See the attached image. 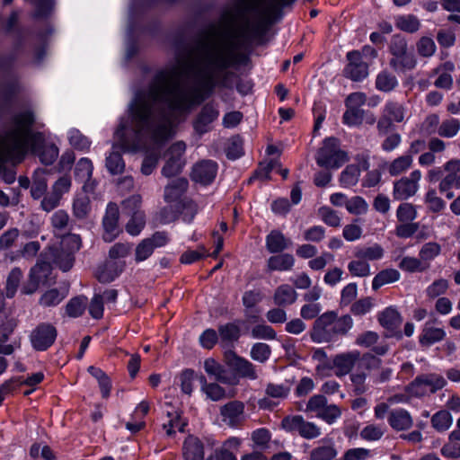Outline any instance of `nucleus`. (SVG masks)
Returning <instances> with one entry per match:
<instances>
[{"instance_id": "1", "label": "nucleus", "mask_w": 460, "mask_h": 460, "mask_svg": "<svg viewBox=\"0 0 460 460\" xmlns=\"http://www.w3.org/2000/svg\"><path fill=\"white\" fill-rule=\"evenodd\" d=\"M290 0H240L234 9L213 28L199 47L192 66V84H182L184 65L160 71L146 91L137 92L127 117L114 132L113 148L144 152L141 172L155 169L161 146L175 133L180 117L210 96L216 87L229 88L240 61L239 48L263 27L270 11Z\"/></svg>"}, {"instance_id": "2", "label": "nucleus", "mask_w": 460, "mask_h": 460, "mask_svg": "<svg viewBox=\"0 0 460 460\" xmlns=\"http://www.w3.org/2000/svg\"><path fill=\"white\" fill-rule=\"evenodd\" d=\"M352 326L353 320L348 314L339 317L334 312L324 313L314 322L312 339L318 343L329 341L346 334Z\"/></svg>"}, {"instance_id": "3", "label": "nucleus", "mask_w": 460, "mask_h": 460, "mask_svg": "<svg viewBox=\"0 0 460 460\" xmlns=\"http://www.w3.org/2000/svg\"><path fill=\"white\" fill-rule=\"evenodd\" d=\"M319 166L326 169H338L348 160L347 154L340 148V142L335 137L324 139L322 147L315 155Z\"/></svg>"}, {"instance_id": "4", "label": "nucleus", "mask_w": 460, "mask_h": 460, "mask_svg": "<svg viewBox=\"0 0 460 460\" xmlns=\"http://www.w3.org/2000/svg\"><path fill=\"white\" fill-rule=\"evenodd\" d=\"M60 246L62 252L54 255V263L63 271H67L74 262L73 254L81 247V238L75 234H69L61 239Z\"/></svg>"}, {"instance_id": "5", "label": "nucleus", "mask_w": 460, "mask_h": 460, "mask_svg": "<svg viewBox=\"0 0 460 460\" xmlns=\"http://www.w3.org/2000/svg\"><path fill=\"white\" fill-rule=\"evenodd\" d=\"M406 117L405 108L398 102H388L385 103L382 117L377 122V129L380 134L387 133L394 122L401 123Z\"/></svg>"}, {"instance_id": "6", "label": "nucleus", "mask_w": 460, "mask_h": 460, "mask_svg": "<svg viewBox=\"0 0 460 460\" xmlns=\"http://www.w3.org/2000/svg\"><path fill=\"white\" fill-rule=\"evenodd\" d=\"M420 170L412 171L409 177H402L394 184V197L398 200H404L414 196L419 188V182L421 179Z\"/></svg>"}, {"instance_id": "7", "label": "nucleus", "mask_w": 460, "mask_h": 460, "mask_svg": "<svg viewBox=\"0 0 460 460\" xmlns=\"http://www.w3.org/2000/svg\"><path fill=\"white\" fill-rule=\"evenodd\" d=\"M222 421L230 428L240 427L246 419L244 404L240 401H232L220 408Z\"/></svg>"}, {"instance_id": "8", "label": "nucleus", "mask_w": 460, "mask_h": 460, "mask_svg": "<svg viewBox=\"0 0 460 460\" xmlns=\"http://www.w3.org/2000/svg\"><path fill=\"white\" fill-rule=\"evenodd\" d=\"M226 364L234 370L240 377L255 380L258 378L257 371L254 366L247 359L238 357L233 351H228L225 355Z\"/></svg>"}, {"instance_id": "9", "label": "nucleus", "mask_w": 460, "mask_h": 460, "mask_svg": "<svg viewBox=\"0 0 460 460\" xmlns=\"http://www.w3.org/2000/svg\"><path fill=\"white\" fill-rule=\"evenodd\" d=\"M348 65L344 69L346 77L352 81H361L368 75V67L367 63L362 61L359 51H349L347 54Z\"/></svg>"}, {"instance_id": "10", "label": "nucleus", "mask_w": 460, "mask_h": 460, "mask_svg": "<svg viewBox=\"0 0 460 460\" xmlns=\"http://www.w3.org/2000/svg\"><path fill=\"white\" fill-rule=\"evenodd\" d=\"M57 336L56 329L47 323L39 325L31 334V342L37 350H45L52 345Z\"/></svg>"}, {"instance_id": "11", "label": "nucleus", "mask_w": 460, "mask_h": 460, "mask_svg": "<svg viewBox=\"0 0 460 460\" xmlns=\"http://www.w3.org/2000/svg\"><path fill=\"white\" fill-rule=\"evenodd\" d=\"M217 173V164L211 160H202L197 163L191 172V179L199 184H210Z\"/></svg>"}, {"instance_id": "12", "label": "nucleus", "mask_w": 460, "mask_h": 460, "mask_svg": "<svg viewBox=\"0 0 460 460\" xmlns=\"http://www.w3.org/2000/svg\"><path fill=\"white\" fill-rule=\"evenodd\" d=\"M445 177L439 183V190L446 192L451 188H460V160L452 159L444 165Z\"/></svg>"}, {"instance_id": "13", "label": "nucleus", "mask_w": 460, "mask_h": 460, "mask_svg": "<svg viewBox=\"0 0 460 460\" xmlns=\"http://www.w3.org/2000/svg\"><path fill=\"white\" fill-rule=\"evenodd\" d=\"M49 267L46 263H37L31 268L28 280L22 287V293L25 295L33 294L43 283L49 273Z\"/></svg>"}, {"instance_id": "14", "label": "nucleus", "mask_w": 460, "mask_h": 460, "mask_svg": "<svg viewBox=\"0 0 460 460\" xmlns=\"http://www.w3.org/2000/svg\"><path fill=\"white\" fill-rule=\"evenodd\" d=\"M93 165L92 161L87 157L81 158L75 165V179L84 182L83 191L92 192L94 189V181H92Z\"/></svg>"}, {"instance_id": "15", "label": "nucleus", "mask_w": 460, "mask_h": 460, "mask_svg": "<svg viewBox=\"0 0 460 460\" xmlns=\"http://www.w3.org/2000/svg\"><path fill=\"white\" fill-rule=\"evenodd\" d=\"M219 116L217 107L212 103L206 104L194 121V128L199 134H204L211 129L213 123Z\"/></svg>"}, {"instance_id": "16", "label": "nucleus", "mask_w": 460, "mask_h": 460, "mask_svg": "<svg viewBox=\"0 0 460 460\" xmlns=\"http://www.w3.org/2000/svg\"><path fill=\"white\" fill-rule=\"evenodd\" d=\"M119 209L116 204L110 203L107 206L106 214L103 218L104 234L103 239L106 242H112L119 234L118 228Z\"/></svg>"}, {"instance_id": "17", "label": "nucleus", "mask_w": 460, "mask_h": 460, "mask_svg": "<svg viewBox=\"0 0 460 460\" xmlns=\"http://www.w3.org/2000/svg\"><path fill=\"white\" fill-rule=\"evenodd\" d=\"M205 371L218 382L227 385H235L238 379L235 376L230 375L226 369L214 358H207L204 362Z\"/></svg>"}, {"instance_id": "18", "label": "nucleus", "mask_w": 460, "mask_h": 460, "mask_svg": "<svg viewBox=\"0 0 460 460\" xmlns=\"http://www.w3.org/2000/svg\"><path fill=\"white\" fill-rule=\"evenodd\" d=\"M358 351H350L337 355L333 358V367L338 376H343L350 372L356 362L359 359Z\"/></svg>"}, {"instance_id": "19", "label": "nucleus", "mask_w": 460, "mask_h": 460, "mask_svg": "<svg viewBox=\"0 0 460 460\" xmlns=\"http://www.w3.org/2000/svg\"><path fill=\"white\" fill-rule=\"evenodd\" d=\"M125 268V263L117 261H109L99 267L96 276L101 282L108 283L118 278Z\"/></svg>"}, {"instance_id": "20", "label": "nucleus", "mask_w": 460, "mask_h": 460, "mask_svg": "<svg viewBox=\"0 0 460 460\" xmlns=\"http://www.w3.org/2000/svg\"><path fill=\"white\" fill-rule=\"evenodd\" d=\"M188 189V181L185 178L172 180L164 189V199L168 203L180 201Z\"/></svg>"}, {"instance_id": "21", "label": "nucleus", "mask_w": 460, "mask_h": 460, "mask_svg": "<svg viewBox=\"0 0 460 460\" xmlns=\"http://www.w3.org/2000/svg\"><path fill=\"white\" fill-rule=\"evenodd\" d=\"M182 454L185 460H203V444L198 438L189 436L183 443Z\"/></svg>"}, {"instance_id": "22", "label": "nucleus", "mask_w": 460, "mask_h": 460, "mask_svg": "<svg viewBox=\"0 0 460 460\" xmlns=\"http://www.w3.org/2000/svg\"><path fill=\"white\" fill-rule=\"evenodd\" d=\"M388 422L394 429L399 431L409 429L413 424V420L408 411L395 409L390 412Z\"/></svg>"}, {"instance_id": "23", "label": "nucleus", "mask_w": 460, "mask_h": 460, "mask_svg": "<svg viewBox=\"0 0 460 460\" xmlns=\"http://www.w3.org/2000/svg\"><path fill=\"white\" fill-rule=\"evenodd\" d=\"M297 299L296 291L288 284L279 286L273 296L274 303L279 306L290 305Z\"/></svg>"}, {"instance_id": "24", "label": "nucleus", "mask_w": 460, "mask_h": 460, "mask_svg": "<svg viewBox=\"0 0 460 460\" xmlns=\"http://www.w3.org/2000/svg\"><path fill=\"white\" fill-rule=\"evenodd\" d=\"M290 244L284 234L278 231H271L266 237V246L270 252L275 253L285 250Z\"/></svg>"}, {"instance_id": "25", "label": "nucleus", "mask_w": 460, "mask_h": 460, "mask_svg": "<svg viewBox=\"0 0 460 460\" xmlns=\"http://www.w3.org/2000/svg\"><path fill=\"white\" fill-rule=\"evenodd\" d=\"M241 445V440L238 438L232 437L228 438L223 446L216 451V460H237L234 455Z\"/></svg>"}, {"instance_id": "26", "label": "nucleus", "mask_w": 460, "mask_h": 460, "mask_svg": "<svg viewBox=\"0 0 460 460\" xmlns=\"http://www.w3.org/2000/svg\"><path fill=\"white\" fill-rule=\"evenodd\" d=\"M295 264V259L291 254L283 253L271 256L268 260V268L270 270L288 271Z\"/></svg>"}, {"instance_id": "27", "label": "nucleus", "mask_w": 460, "mask_h": 460, "mask_svg": "<svg viewBox=\"0 0 460 460\" xmlns=\"http://www.w3.org/2000/svg\"><path fill=\"white\" fill-rule=\"evenodd\" d=\"M446 332L442 328H435L426 323L420 336V343L423 346H430L442 341Z\"/></svg>"}, {"instance_id": "28", "label": "nucleus", "mask_w": 460, "mask_h": 460, "mask_svg": "<svg viewBox=\"0 0 460 460\" xmlns=\"http://www.w3.org/2000/svg\"><path fill=\"white\" fill-rule=\"evenodd\" d=\"M380 324L387 330H394L400 325L402 318L394 307H387L378 314Z\"/></svg>"}, {"instance_id": "29", "label": "nucleus", "mask_w": 460, "mask_h": 460, "mask_svg": "<svg viewBox=\"0 0 460 460\" xmlns=\"http://www.w3.org/2000/svg\"><path fill=\"white\" fill-rule=\"evenodd\" d=\"M400 272L395 269H385L377 273L372 281V288L377 290L381 287L400 279Z\"/></svg>"}, {"instance_id": "30", "label": "nucleus", "mask_w": 460, "mask_h": 460, "mask_svg": "<svg viewBox=\"0 0 460 460\" xmlns=\"http://www.w3.org/2000/svg\"><path fill=\"white\" fill-rule=\"evenodd\" d=\"M86 193H78L74 199L73 214L78 219L85 218L91 210L90 199Z\"/></svg>"}, {"instance_id": "31", "label": "nucleus", "mask_w": 460, "mask_h": 460, "mask_svg": "<svg viewBox=\"0 0 460 460\" xmlns=\"http://www.w3.org/2000/svg\"><path fill=\"white\" fill-rule=\"evenodd\" d=\"M199 381L201 385V391L212 401H219L226 397V391L218 384H208L204 376H199Z\"/></svg>"}, {"instance_id": "32", "label": "nucleus", "mask_w": 460, "mask_h": 460, "mask_svg": "<svg viewBox=\"0 0 460 460\" xmlns=\"http://www.w3.org/2000/svg\"><path fill=\"white\" fill-rule=\"evenodd\" d=\"M66 135L67 140L73 148L82 152L89 150L92 144L91 140L77 128H70Z\"/></svg>"}, {"instance_id": "33", "label": "nucleus", "mask_w": 460, "mask_h": 460, "mask_svg": "<svg viewBox=\"0 0 460 460\" xmlns=\"http://www.w3.org/2000/svg\"><path fill=\"white\" fill-rule=\"evenodd\" d=\"M460 131V120L456 118H447L439 123L438 135L445 138H453Z\"/></svg>"}, {"instance_id": "34", "label": "nucleus", "mask_w": 460, "mask_h": 460, "mask_svg": "<svg viewBox=\"0 0 460 460\" xmlns=\"http://www.w3.org/2000/svg\"><path fill=\"white\" fill-rule=\"evenodd\" d=\"M168 421L164 424V429L168 436H172L176 431L182 432L187 425L186 420H182L178 411H168Z\"/></svg>"}, {"instance_id": "35", "label": "nucleus", "mask_w": 460, "mask_h": 460, "mask_svg": "<svg viewBox=\"0 0 460 460\" xmlns=\"http://www.w3.org/2000/svg\"><path fill=\"white\" fill-rule=\"evenodd\" d=\"M337 455L334 444L330 442L314 448L310 452L309 460H332Z\"/></svg>"}, {"instance_id": "36", "label": "nucleus", "mask_w": 460, "mask_h": 460, "mask_svg": "<svg viewBox=\"0 0 460 460\" xmlns=\"http://www.w3.org/2000/svg\"><path fill=\"white\" fill-rule=\"evenodd\" d=\"M23 277L22 271L19 268H13L7 275L5 283V296L12 298L15 296L21 280Z\"/></svg>"}, {"instance_id": "37", "label": "nucleus", "mask_w": 460, "mask_h": 460, "mask_svg": "<svg viewBox=\"0 0 460 460\" xmlns=\"http://www.w3.org/2000/svg\"><path fill=\"white\" fill-rule=\"evenodd\" d=\"M416 63L414 55L408 52L391 59V66L399 72L413 69Z\"/></svg>"}, {"instance_id": "38", "label": "nucleus", "mask_w": 460, "mask_h": 460, "mask_svg": "<svg viewBox=\"0 0 460 460\" xmlns=\"http://www.w3.org/2000/svg\"><path fill=\"white\" fill-rule=\"evenodd\" d=\"M130 219L126 225L127 232L133 235H138L146 225V217L143 211L134 212L133 215H128Z\"/></svg>"}, {"instance_id": "39", "label": "nucleus", "mask_w": 460, "mask_h": 460, "mask_svg": "<svg viewBox=\"0 0 460 460\" xmlns=\"http://www.w3.org/2000/svg\"><path fill=\"white\" fill-rule=\"evenodd\" d=\"M348 270L353 277L365 278L371 274L369 263L365 259L357 258L348 264Z\"/></svg>"}, {"instance_id": "40", "label": "nucleus", "mask_w": 460, "mask_h": 460, "mask_svg": "<svg viewBox=\"0 0 460 460\" xmlns=\"http://www.w3.org/2000/svg\"><path fill=\"white\" fill-rule=\"evenodd\" d=\"M413 158L411 155H403L394 159L388 167L391 175L396 176L406 172L412 164Z\"/></svg>"}, {"instance_id": "41", "label": "nucleus", "mask_w": 460, "mask_h": 460, "mask_svg": "<svg viewBox=\"0 0 460 460\" xmlns=\"http://www.w3.org/2000/svg\"><path fill=\"white\" fill-rule=\"evenodd\" d=\"M420 376L424 382V385H426L425 387H427L429 394H433L442 389L447 385V380L444 378L443 376L439 374L431 373L422 375Z\"/></svg>"}, {"instance_id": "42", "label": "nucleus", "mask_w": 460, "mask_h": 460, "mask_svg": "<svg viewBox=\"0 0 460 460\" xmlns=\"http://www.w3.org/2000/svg\"><path fill=\"white\" fill-rule=\"evenodd\" d=\"M251 438L253 442V447L262 450L267 449L271 440V433L265 428H260L252 432Z\"/></svg>"}, {"instance_id": "43", "label": "nucleus", "mask_w": 460, "mask_h": 460, "mask_svg": "<svg viewBox=\"0 0 460 460\" xmlns=\"http://www.w3.org/2000/svg\"><path fill=\"white\" fill-rule=\"evenodd\" d=\"M359 179V169L356 165H348L341 173L340 182L343 188L355 186Z\"/></svg>"}, {"instance_id": "44", "label": "nucleus", "mask_w": 460, "mask_h": 460, "mask_svg": "<svg viewBox=\"0 0 460 460\" xmlns=\"http://www.w3.org/2000/svg\"><path fill=\"white\" fill-rule=\"evenodd\" d=\"M356 258L370 260V261H377L383 258L384 256V249L381 245L377 243H374L371 246L364 247L358 249L355 252Z\"/></svg>"}, {"instance_id": "45", "label": "nucleus", "mask_w": 460, "mask_h": 460, "mask_svg": "<svg viewBox=\"0 0 460 460\" xmlns=\"http://www.w3.org/2000/svg\"><path fill=\"white\" fill-rule=\"evenodd\" d=\"M396 26L407 32H415L420 29L419 19L411 14L401 15L396 18Z\"/></svg>"}, {"instance_id": "46", "label": "nucleus", "mask_w": 460, "mask_h": 460, "mask_svg": "<svg viewBox=\"0 0 460 460\" xmlns=\"http://www.w3.org/2000/svg\"><path fill=\"white\" fill-rule=\"evenodd\" d=\"M87 298L84 296H76L72 298L66 306V312L70 317H78L85 310Z\"/></svg>"}, {"instance_id": "47", "label": "nucleus", "mask_w": 460, "mask_h": 460, "mask_svg": "<svg viewBox=\"0 0 460 460\" xmlns=\"http://www.w3.org/2000/svg\"><path fill=\"white\" fill-rule=\"evenodd\" d=\"M452 416L447 411H439L431 419L433 428L438 431L448 429L452 425Z\"/></svg>"}, {"instance_id": "48", "label": "nucleus", "mask_w": 460, "mask_h": 460, "mask_svg": "<svg viewBox=\"0 0 460 460\" xmlns=\"http://www.w3.org/2000/svg\"><path fill=\"white\" fill-rule=\"evenodd\" d=\"M107 170L111 174H119L123 172L125 169V164L121 157V155L117 152H111L107 157H106V163H105Z\"/></svg>"}, {"instance_id": "49", "label": "nucleus", "mask_w": 460, "mask_h": 460, "mask_svg": "<svg viewBox=\"0 0 460 460\" xmlns=\"http://www.w3.org/2000/svg\"><path fill=\"white\" fill-rule=\"evenodd\" d=\"M384 433L382 425L368 424L361 429L360 437L367 441H376L383 437Z\"/></svg>"}, {"instance_id": "50", "label": "nucleus", "mask_w": 460, "mask_h": 460, "mask_svg": "<svg viewBox=\"0 0 460 460\" xmlns=\"http://www.w3.org/2000/svg\"><path fill=\"white\" fill-rule=\"evenodd\" d=\"M66 295V293H61L58 289H50L41 296L40 304L43 306L58 305L65 298Z\"/></svg>"}, {"instance_id": "51", "label": "nucleus", "mask_w": 460, "mask_h": 460, "mask_svg": "<svg viewBox=\"0 0 460 460\" xmlns=\"http://www.w3.org/2000/svg\"><path fill=\"white\" fill-rule=\"evenodd\" d=\"M198 375L191 369L184 370L181 376V389L186 394H190L193 391L194 382L199 380Z\"/></svg>"}, {"instance_id": "52", "label": "nucleus", "mask_w": 460, "mask_h": 460, "mask_svg": "<svg viewBox=\"0 0 460 460\" xmlns=\"http://www.w3.org/2000/svg\"><path fill=\"white\" fill-rule=\"evenodd\" d=\"M44 174L43 170H37L33 178V184L31 187V195L34 199L40 198L47 190V181L41 175Z\"/></svg>"}, {"instance_id": "53", "label": "nucleus", "mask_w": 460, "mask_h": 460, "mask_svg": "<svg viewBox=\"0 0 460 460\" xmlns=\"http://www.w3.org/2000/svg\"><path fill=\"white\" fill-rule=\"evenodd\" d=\"M396 217L400 222L408 223L416 218L417 212L412 204L402 203L397 208Z\"/></svg>"}, {"instance_id": "54", "label": "nucleus", "mask_w": 460, "mask_h": 460, "mask_svg": "<svg viewBox=\"0 0 460 460\" xmlns=\"http://www.w3.org/2000/svg\"><path fill=\"white\" fill-rule=\"evenodd\" d=\"M449 283L445 279H438L433 281L426 288V294L429 297L435 298L441 295H444L448 289Z\"/></svg>"}, {"instance_id": "55", "label": "nucleus", "mask_w": 460, "mask_h": 460, "mask_svg": "<svg viewBox=\"0 0 460 460\" xmlns=\"http://www.w3.org/2000/svg\"><path fill=\"white\" fill-rule=\"evenodd\" d=\"M341 415L340 408L335 404H327L322 411L317 413V417L328 424L334 423Z\"/></svg>"}, {"instance_id": "56", "label": "nucleus", "mask_w": 460, "mask_h": 460, "mask_svg": "<svg viewBox=\"0 0 460 460\" xmlns=\"http://www.w3.org/2000/svg\"><path fill=\"white\" fill-rule=\"evenodd\" d=\"M346 209L353 215H362L367 213L368 205L361 197L356 196L348 200Z\"/></svg>"}, {"instance_id": "57", "label": "nucleus", "mask_w": 460, "mask_h": 460, "mask_svg": "<svg viewBox=\"0 0 460 460\" xmlns=\"http://www.w3.org/2000/svg\"><path fill=\"white\" fill-rule=\"evenodd\" d=\"M374 306V300L371 297H365L352 305L351 313L356 316H362L369 313Z\"/></svg>"}, {"instance_id": "58", "label": "nucleus", "mask_w": 460, "mask_h": 460, "mask_svg": "<svg viewBox=\"0 0 460 460\" xmlns=\"http://www.w3.org/2000/svg\"><path fill=\"white\" fill-rule=\"evenodd\" d=\"M364 111L360 109L347 108L343 114V123L349 127H355L361 124Z\"/></svg>"}, {"instance_id": "59", "label": "nucleus", "mask_w": 460, "mask_h": 460, "mask_svg": "<svg viewBox=\"0 0 460 460\" xmlns=\"http://www.w3.org/2000/svg\"><path fill=\"white\" fill-rule=\"evenodd\" d=\"M304 418L301 415H288L281 421V428L287 432L300 431Z\"/></svg>"}, {"instance_id": "60", "label": "nucleus", "mask_w": 460, "mask_h": 460, "mask_svg": "<svg viewBox=\"0 0 460 460\" xmlns=\"http://www.w3.org/2000/svg\"><path fill=\"white\" fill-rule=\"evenodd\" d=\"M154 251L155 250L149 240H146V238L142 240L136 247L135 261L137 262H140L146 260L152 255Z\"/></svg>"}, {"instance_id": "61", "label": "nucleus", "mask_w": 460, "mask_h": 460, "mask_svg": "<svg viewBox=\"0 0 460 460\" xmlns=\"http://www.w3.org/2000/svg\"><path fill=\"white\" fill-rule=\"evenodd\" d=\"M270 356V349L266 343H256L251 349V357L256 361L263 363L269 359Z\"/></svg>"}, {"instance_id": "62", "label": "nucleus", "mask_w": 460, "mask_h": 460, "mask_svg": "<svg viewBox=\"0 0 460 460\" xmlns=\"http://www.w3.org/2000/svg\"><path fill=\"white\" fill-rule=\"evenodd\" d=\"M425 202L433 212H438L446 207L445 201L439 198L435 190H429L425 195Z\"/></svg>"}, {"instance_id": "63", "label": "nucleus", "mask_w": 460, "mask_h": 460, "mask_svg": "<svg viewBox=\"0 0 460 460\" xmlns=\"http://www.w3.org/2000/svg\"><path fill=\"white\" fill-rule=\"evenodd\" d=\"M251 335L254 339L273 340L276 337V332L270 326L261 323L252 329Z\"/></svg>"}, {"instance_id": "64", "label": "nucleus", "mask_w": 460, "mask_h": 460, "mask_svg": "<svg viewBox=\"0 0 460 460\" xmlns=\"http://www.w3.org/2000/svg\"><path fill=\"white\" fill-rule=\"evenodd\" d=\"M376 84L378 90L389 92L396 86L397 80L391 75L381 73L376 77Z\"/></svg>"}]
</instances>
